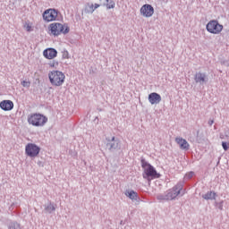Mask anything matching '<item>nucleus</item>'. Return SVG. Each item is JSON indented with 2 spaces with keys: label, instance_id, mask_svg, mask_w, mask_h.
Here are the masks:
<instances>
[{
  "label": "nucleus",
  "instance_id": "f257e3e1",
  "mask_svg": "<svg viewBox=\"0 0 229 229\" xmlns=\"http://www.w3.org/2000/svg\"><path fill=\"white\" fill-rule=\"evenodd\" d=\"M182 189L183 184L177 183L174 187L166 191L165 193L158 194L157 198L159 201H173V199H176V197L182 194Z\"/></svg>",
  "mask_w": 229,
  "mask_h": 229
},
{
  "label": "nucleus",
  "instance_id": "f03ea898",
  "mask_svg": "<svg viewBox=\"0 0 229 229\" xmlns=\"http://www.w3.org/2000/svg\"><path fill=\"white\" fill-rule=\"evenodd\" d=\"M141 167H143V178L145 180H148V182H150L153 180V178H160V174L157 173V170H155V167L151 165L149 163L146 162V160H141Z\"/></svg>",
  "mask_w": 229,
  "mask_h": 229
},
{
  "label": "nucleus",
  "instance_id": "7ed1b4c3",
  "mask_svg": "<svg viewBox=\"0 0 229 229\" xmlns=\"http://www.w3.org/2000/svg\"><path fill=\"white\" fill-rule=\"evenodd\" d=\"M27 121L29 124L36 127H42L47 123V116L35 113L28 115Z\"/></svg>",
  "mask_w": 229,
  "mask_h": 229
},
{
  "label": "nucleus",
  "instance_id": "20e7f679",
  "mask_svg": "<svg viewBox=\"0 0 229 229\" xmlns=\"http://www.w3.org/2000/svg\"><path fill=\"white\" fill-rule=\"evenodd\" d=\"M51 85L54 87H62L65 81V74L61 71H52L48 73Z\"/></svg>",
  "mask_w": 229,
  "mask_h": 229
},
{
  "label": "nucleus",
  "instance_id": "39448f33",
  "mask_svg": "<svg viewBox=\"0 0 229 229\" xmlns=\"http://www.w3.org/2000/svg\"><path fill=\"white\" fill-rule=\"evenodd\" d=\"M50 31L51 34L55 37H58V35H67L69 33L70 29L69 25L67 24H62L59 22H54L50 24Z\"/></svg>",
  "mask_w": 229,
  "mask_h": 229
},
{
  "label": "nucleus",
  "instance_id": "423d86ee",
  "mask_svg": "<svg viewBox=\"0 0 229 229\" xmlns=\"http://www.w3.org/2000/svg\"><path fill=\"white\" fill-rule=\"evenodd\" d=\"M223 25H221L217 20H211L206 25L207 31L213 35H219V33L223 31Z\"/></svg>",
  "mask_w": 229,
  "mask_h": 229
},
{
  "label": "nucleus",
  "instance_id": "0eeeda50",
  "mask_svg": "<svg viewBox=\"0 0 229 229\" xmlns=\"http://www.w3.org/2000/svg\"><path fill=\"white\" fill-rule=\"evenodd\" d=\"M25 155L30 158H37L40 155V147L35 143H28L25 146Z\"/></svg>",
  "mask_w": 229,
  "mask_h": 229
},
{
  "label": "nucleus",
  "instance_id": "6e6552de",
  "mask_svg": "<svg viewBox=\"0 0 229 229\" xmlns=\"http://www.w3.org/2000/svg\"><path fill=\"white\" fill-rule=\"evenodd\" d=\"M140 13L142 17L148 19L149 17H153V13H155V8H153V5L149 4H145L140 9Z\"/></svg>",
  "mask_w": 229,
  "mask_h": 229
},
{
  "label": "nucleus",
  "instance_id": "1a4fd4ad",
  "mask_svg": "<svg viewBox=\"0 0 229 229\" xmlns=\"http://www.w3.org/2000/svg\"><path fill=\"white\" fill-rule=\"evenodd\" d=\"M56 17H58V11L55 9H48L43 13V19L47 22H51L53 21H56Z\"/></svg>",
  "mask_w": 229,
  "mask_h": 229
},
{
  "label": "nucleus",
  "instance_id": "9d476101",
  "mask_svg": "<svg viewBox=\"0 0 229 229\" xmlns=\"http://www.w3.org/2000/svg\"><path fill=\"white\" fill-rule=\"evenodd\" d=\"M106 148H108L109 151H115V149H119V140L115 139L113 136L110 139H107Z\"/></svg>",
  "mask_w": 229,
  "mask_h": 229
},
{
  "label": "nucleus",
  "instance_id": "9b49d317",
  "mask_svg": "<svg viewBox=\"0 0 229 229\" xmlns=\"http://www.w3.org/2000/svg\"><path fill=\"white\" fill-rule=\"evenodd\" d=\"M194 81L196 83H199V85H205L208 81V77H207V74L199 72L195 74Z\"/></svg>",
  "mask_w": 229,
  "mask_h": 229
},
{
  "label": "nucleus",
  "instance_id": "f8f14e48",
  "mask_svg": "<svg viewBox=\"0 0 229 229\" xmlns=\"http://www.w3.org/2000/svg\"><path fill=\"white\" fill-rule=\"evenodd\" d=\"M175 142L180 147V149H183L184 151H189V148H191V145L188 141H186L185 139L182 137L175 138Z\"/></svg>",
  "mask_w": 229,
  "mask_h": 229
},
{
  "label": "nucleus",
  "instance_id": "ddd939ff",
  "mask_svg": "<svg viewBox=\"0 0 229 229\" xmlns=\"http://www.w3.org/2000/svg\"><path fill=\"white\" fill-rule=\"evenodd\" d=\"M148 101L150 105H158L162 101V97L157 92L150 93L148 95Z\"/></svg>",
  "mask_w": 229,
  "mask_h": 229
},
{
  "label": "nucleus",
  "instance_id": "4468645a",
  "mask_svg": "<svg viewBox=\"0 0 229 229\" xmlns=\"http://www.w3.org/2000/svg\"><path fill=\"white\" fill-rule=\"evenodd\" d=\"M43 55L47 60H53L54 58H56L58 52L55 48H48L44 50Z\"/></svg>",
  "mask_w": 229,
  "mask_h": 229
},
{
  "label": "nucleus",
  "instance_id": "2eb2a0df",
  "mask_svg": "<svg viewBox=\"0 0 229 229\" xmlns=\"http://www.w3.org/2000/svg\"><path fill=\"white\" fill-rule=\"evenodd\" d=\"M0 108H2V110H4L5 112L13 110V102L12 100H3L0 103Z\"/></svg>",
  "mask_w": 229,
  "mask_h": 229
},
{
  "label": "nucleus",
  "instance_id": "dca6fc26",
  "mask_svg": "<svg viewBox=\"0 0 229 229\" xmlns=\"http://www.w3.org/2000/svg\"><path fill=\"white\" fill-rule=\"evenodd\" d=\"M125 196H127V198H130V199H132V201H137V199H139L137 192H135L134 191H125Z\"/></svg>",
  "mask_w": 229,
  "mask_h": 229
},
{
  "label": "nucleus",
  "instance_id": "f3484780",
  "mask_svg": "<svg viewBox=\"0 0 229 229\" xmlns=\"http://www.w3.org/2000/svg\"><path fill=\"white\" fill-rule=\"evenodd\" d=\"M216 196H217V194H216V191H208L206 194L202 195L203 199H216Z\"/></svg>",
  "mask_w": 229,
  "mask_h": 229
},
{
  "label": "nucleus",
  "instance_id": "a211bd4d",
  "mask_svg": "<svg viewBox=\"0 0 229 229\" xmlns=\"http://www.w3.org/2000/svg\"><path fill=\"white\" fill-rule=\"evenodd\" d=\"M95 11L94 4H88L84 9L85 13H94Z\"/></svg>",
  "mask_w": 229,
  "mask_h": 229
},
{
  "label": "nucleus",
  "instance_id": "6ab92c4d",
  "mask_svg": "<svg viewBox=\"0 0 229 229\" xmlns=\"http://www.w3.org/2000/svg\"><path fill=\"white\" fill-rule=\"evenodd\" d=\"M45 210L47 211L48 214H52L53 212H55V210H56V207H55L53 203H50L45 208Z\"/></svg>",
  "mask_w": 229,
  "mask_h": 229
},
{
  "label": "nucleus",
  "instance_id": "aec40b11",
  "mask_svg": "<svg viewBox=\"0 0 229 229\" xmlns=\"http://www.w3.org/2000/svg\"><path fill=\"white\" fill-rule=\"evenodd\" d=\"M104 6H106L107 10H112L113 8H115V2L113 0H108V2H106Z\"/></svg>",
  "mask_w": 229,
  "mask_h": 229
},
{
  "label": "nucleus",
  "instance_id": "412c9836",
  "mask_svg": "<svg viewBox=\"0 0 229 229\" xmlns=\"http://www.w3.org/2000/svg\"><path fill=\"white\" fill-rule=\"evenodd\" d=\"M9 229H22L21 227V224L17 223V222H11L8 225Z\"/></svg>",
  "mask_w": 229,
  "mask_h": 229
},
{
  "label": "nucleus",
  "instance_id": "4be33fe9",
  "mask_svg": "<svg viewBox=\"0 0 229 229\" xmlns=\"http://www.w3.org/2000/svg\"><path fill=\"white\" fill-rule=\"evenodd\" d=\"M24 30H26L27 31H33V26L31 25V23L26 22L23 25Z\"/></svg>",
  "mask_w": 229,
  "mask_h": 229
},
{
  "label": "nucleus",
  "instance_id": "5701e85b",
  "mask_svg": "<svg viewBox=\"0 0 229 229\" xmlns=\"http://www.w3.org/2000/svg\"><path fill=\"white\" fill-rule=\"evenodd\" d=\"M62 57L64 59V60H69L71 58V56L69 55V51L67 50H64L62 52Z\"/></svg>",
  "mask_w": 229,
  "mask_h": 229
},
{
  "label": "nucleus",
  "instance_id": "b1692460",
  "mask_svg": "<svg viewBox=\"0 0 229 229\" xmlns=\"http://www.w3.org/2000/svg\"><path fill=\"white\" fill-rule=\"evenodd\" d=\"M21 85L22 87H24L25 89H30L31 82L28 81H21Z\"/></svg>",
  "mask_w": 229,
  "mask_h": 229
},
{
  "label": "nucleus",
  "instance_id": "393cba45",
  "mask_svg": "<svg viewBox=\"0 0 229 229\" xmlns=\"http://www.w3.org/2000/svg\"><path fill=\"white\" fill-rule=\"evenodd\" d=\"M192 176H194V172H190L185 174L184 180H191V178H192Z\"/></svg>",
  "mask_w": 229,
  "mask_h": 229
},
{
  "label": "nucleus",
  "instance_id": "a878e982",
  "mask_svg": "<svg viewBox=\"0 0 229 229\" xmlns=\"http://www.w3.org/2000/svg\"><path fill=\"white\" fill-rule=\"evenodd\" d=\"M222 147L225 149V151H228L229 149V143H226L225 141L222 142Z\"/></svg>",
  "mask_w": 229,
  "mask_h": 229
},
{
  "label": "nucleus",
  "instance_id": "bb28decb",
  "mask_svg": "<svg viewBox=\"0 0 229 229\" xmlns=\"http://www.w3.org/2000/svg\"><path fill=\"white\" fill-rule=\"evenodd\" d=\"M56 65H58V62L53 61L50 63V67H56Z\"/></svg>",
  "mask_w": 229,
  "mask_h": 229
},
{
  "label": "nucleus",
  "instance_id": "cd10ccee",
  "mask_svg": "<svg viewBox=\"0 0 229 229\" xmlns=\"http://www.w3.org/2000/svg\"><path fill=\"white\" fill-rule=\"evenodd\" d=\"M99 2L104 6V4H106V3H108V0H99Z\"/></svg>",
  "mask_w": 229,
  "mask_h": 229
},
{
  "label": "nucleus",
  "instance_id": "c85d7f7f",
  "mask_svg": "<svg viewBox=\"0 0 229 229\" xmlns=\"http://www.w3.org/2000/svg\"><path fill=\"white\" fill-rule=\"evenodd\" d=\"M208 124H209L210 126H212V124H214V120H209V121L208 122Z\"/></svg>",
  "mask_w": 229,
  "mask_h": 229
},
{
  "label": "nucleus",
  "instance_id": "c756f323",
  "mask_svg": "<svg viewBox=\"0 0 229 229\" xmlns=\"http://www.w3.org/2000/svg\"><path fill=\"white\" fill-rule=\"evenodd\" d=\"M93 8H95V10H98V8H99V4H95V5H93Z\"/></svg>",
  "mask_w": 229,
  "mask_h": 229
},
{
  "label": "nucleus",
  "instance_id": "7c9ffc66",
  "mask_svg": "<svg viewBox=\"0 0 229 229\" xmlns=\"http://www.w3.org/2000/svg\"><path fill=\"white\" fill-rule=\"evenodd\" d=\"M219 209L223 210V202L220 203Z\"/></svg>",
  "mask_w": 229,
  "mask_h": 229
},
{
  "label": "nucleus",
  "instance_id": "2f4dec72",
  "mask_svg": "<svg viewBox=\"0 0 229 229\" xmlns=\"http://www.w3.org/2000/svg\"><path fill=\"white\" fill-rule=\"evenodd\" d=\"M38 165H40L42 164V162H38Z\"/></svg>",
  "mask_w": 229,
  "mask_h": 229
},
{
  "label": "nucleus",
  "instance_id": "473e14b6",
  "mask_svg": "<svg viewBox=\"0 0 229 229\" xmlns=\"http://www.w3.org/2000/svg\"><path fill=\"white\" fill-rule=\"evenodd\" d=\"M183 194H185V191H183V192L182 193V196H183Z\"/></svg>",
  "mask_w": 229,
  "mask_h": 229
}]
</instances>
